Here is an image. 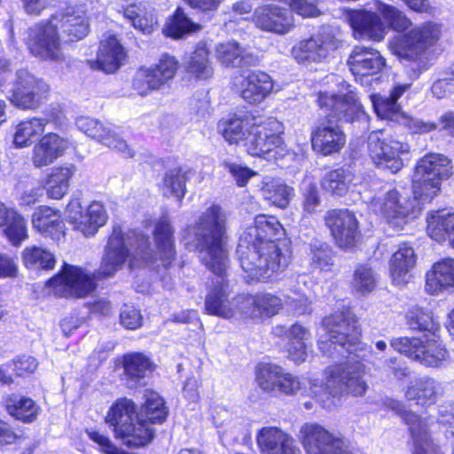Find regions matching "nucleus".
<instances>
[{
	"mask_svg": "<svg viewBox=\"0 0 454 454\" xmlns=\"http://www.w3.org/2000/svg\"><path fill=\"white\" fill-rule=\"evenodd\" d=\"M173 233L169 220L162 217L153 233L157 249L153 254L149 249L148 236L135 231L124 233L120 228H114L97 271L90 274L82 268L65 265L61 273L49 279L47 285L55 295L82 298L96 290V280L112 277L128 259L130 267H136L152 262L158 256L167 266L176 254Z\"/></svg>",
	"mask_w": 454,
	"mask_h": 454,
	"instance_id": "1",
	"label": "nucleus"
},
{
	"mask_svg": "<svg viewBox=\"0 0 454 454\" xmlns=\"http://www.w3.org/2000/svg\"><path fill=\"white\" fill-rule=\"evenodd\" d=\"M285 230L270 215H257L240 235L237 255L246 278L267 281L283 272L290 263L291 251L281 242Z\"/></svg>",
	"mask_w": 454,
	"mask_h": 454,
	"instance_id": "2",
	"label": "nucleus"
},
{
	"mask_svg": "<svg viewBox=\"0 0 454 454\" xmlns=\"http://www.w3.org/2000/svg\"><path fill=\"white\" fill-rule=\"evenodd\" d=\"M194 235L202 262L215 274L223 275L228 266L226 212L217 205L209 207L196 221Z\"/></svg>",
	"mask_w": 454,
	"mask_h": 454,
	"instance_id": "3",
	"label": "nucleus"
},
{
	"mask_svg": "<svg viewBox=\"0 0 454 454\" xmlns=\"http://www.w3.org/2000/svg\"><path fill=\"white\" fill-rule=\"evenodd\" d=\"M364 374V366L360 362L332 366L325 371L323 385L310 381V389L325 409L333 410L346 394L359 396L365 394L368 385L363 379Z\"/></svg>",
	"mask_w": 454,
	"mask_h": 454,
	"instance_id": "4",
	"label": "nucleus"
},
{
	"mask_svg": "<svg viewBox=\"0 0 454 454\" xmlns=\"http://www.w3.org/2000/svg\"><path fill=\"white\" fill-rule=\"evenodd\" d=\"M442 35V26L434 21H426L411 28L403 35L393 36L388 42L390 51L399 57L414 62L419 74L433 65V48Z\"/></svg>",
	"mask_w": 454,
	"mask_h": 454,
	"instance_id": "5",
	"label": "nucleus"
},
{
	"mask_svg": "<svg viewBox=\"0 0 454 454\" xmlns=\"http://www.w3.org/2000/svg\"><path fill=\"white\" fill-rule=\"evenodd\" d=\"M450 161L443 154L428 153L416 165L412 189L421 203L430 202L440 191L442 182L450 176Z\"/></svg>",
	"mask_w": 454,
	"mask_h": 454,
	"instance_id": "6",
	"label": "nucleus"
},
{
	"mask_svg": "<svg viewBox=\"0 0 454 454\" xmlns=\"http://www.w3.org/2000/svg\"><path fill=\"white\" fill-rule=\"evenodd\" d=\"M352 314H329L323 319V327L330 342L320 340L319 348L332 356L336 350L341 356L352 354L357 350L360 343L361 331Z\"/></svg>",
	"mask_w": 454,
	"mask_h": 454,
	"instance_id": "7",
	"label": "nucleus"
},
{
	"mask_svg": "<svg viewBox=\"0 0 454 454\" xmlns=\"http://www.w3.org/2000/svg\"><path fill=\"white\" fill-rule=\"evenodd\" d=\"M247 137V152L252 156L278 159L284 155L285 146L281 135L284 132L282 122L275 118L255 123Z\"/></svg>",
	"mask_w": 454,
	"mask_h": 454,
	"instance_id": "8",
	"label": "nucleus"
},
{
	"mask_svg": "<svg viewBox=\"0 0 454 454\" xmlns=\"http://www.w3.org/2000/svg\"><path fill=\"white\" fill-rule=\"evenodd\" d=\"M24 41L28 51L41 60L64 59L60 33L51 17L28 27Z\"/></svg>",
	"mask_w": 454,
	"mask_h": 454,
	"instance_id": "9",
	"label": "nucleus"
},
{
	"mask_svg": "<svg viewBox=\"0 0 454 454\" xmlns=\"http://www.w3.org/2000/svg\"><path fill=\"white\" fill-rule=\"evenodd\" d=\"M178 67L175 57L163 54L157 63L137 70L132 82L133 90L143 97L165 90L176 77Z\"/></svg>",
	"mask_w": 454,
	"mask_h": 454,
	"instance_id": "10",
	"label": "nucleus"
},
{
	"mask_svg": "<svg viewBox=\"0 0 454 454\" xmlns=\"http://www.w3.org/2000/svg\"><path fill=\"white\" fill-rule=\"evenodd\" d=\"M420 202L419 197L410 198L392 190L383 198H374L371 201L370 208L375 214L382 215L393 226L402 227L410 218L416 217L421 209Z\"/></svg>",
	"mask_w": 454,
	"mask_h": 454,
	"instance_id": "11",
	"label": "nucleus"
},
{
	"mask_svg": "<svg viewBox=\"0 0 454 454\" xmlns=\"http://www.w3.org/2000/svg\"><path fill=\"white\" fill-rule=\"evenodd\" d=\"M65 218L74 230L90 237L106 223L107 215L100 202L93 201L83 207L81 196L74 194L67 205Z\"/></svg>",
	"mask_w": 454,
	"mask_h": 454,
	"instance_id": "12",
	"label": "nucleus"
},
{
	"mask_svg": "<svg viewBox=\"0 0 454 454\" xmlns=\"http://www.w3.org/2000/svg\"><path fill=\"white\" fill-rule=\"evenodd\" d=\"M409 151L408 144L385 136L381 130L372 131L368 137V152L371 159L375 165L387 168L392 173H396L403 168L402 155Z\"/></svg>",
	"mask_w": 454,
	"mask_h": 454,
	"instance_id": "13",
	"label": "nucleus"
},
{
	"mask_svg": "<svg viewBox=\"0 0 454 454\" xmlns=\"http://www.w3.org/2000/svg\"><path fill=\"white\" fill-rule=\"evenodd\" d=\"M48 90L49 86L45 82L26 69H20L16 72L15 81L7 98L18 108L35 109L46 97Z\"/></svg>",
	"mask_w": 454,
	"mask_h": 454,
	"instance_id": "14",
	"label": "nucleus"
},
{
	"mask_svg": "<svg viewBox=\"0 0 454 454\" xmlns=\"http://www.w3.org/2000/svg\"><path fill=\"white\" fill-rule=\"evenodd\" d=\"M300 440L308 454H353L344 441L317 423H306Z\"/></svg>",
	"mask_w": 454,
	"mask_h": 454,
	"instance_id": "15",
	"label": "nucleus"
},
{
	"mask_svg": "<svg viewBox=\"0 0 454 454\" xmlns=\"http://www.w3.org/2000/svg\"><path fill=\"white\" fill-rule=\"evenodd\" d=\"M51 18L67 41H79L89 34L90 16L84 4H69L52 14Z\"/></svg>",
	"mask_w": 454,
	"mask_h": 454,
	"instance_id": "16",
	"label": "nucleus"
},
{
	"mask_svg": "<svg viewBox=\"0 0 454 454\" xmlns=\"http://www.w3.org/2000/svg\"><path fill=\"white\" fill-rule=\"evenodd\" d=\"M317 103L320 108L329 109L331 115L339 121L353 122L366 118L363 106L353 90L343 95L319 92Z\"/></svg>",
	"mask_w": 454,
	"mask_h": 454,
	"instance_id": "17",
	"label": "nucleus"
},
{
	"mask_svg": "<svg viewBox=\"0 0 454 454\" xmlns=\"http://www.w3.org/2000/svg\"><path fill=\"white\" fill-rule=\"evenodd\" d=\"M325 223L336 245L350 248L359 238V223L355 214L348 209H332L326 212Z\"/></svg>",
	"mask_w": 454,
	"mask_h": 454,
	"instance_id": "18",
	"label": "nucleus"
},
{
	"mask_svg": "<svg viewBox=\"0 0 454 454\" xmlns=\"http://www.w3.org/2000/svg\"><path fill=\"white\" fill-rule=\"evenodd\" d=\"M339 41L330 33L317 34L300 41L292 49L293 57L301 63H321L339 47Z\"/></svg>",
	"mask_w": 454,
	"mask_h": 454,
	"instance_id": "19",
	"label": "nucleus"
},
{
	"mask_svg": "<svg viewBox=\"0 0 454 454\" xmlns=\"http://www.w3.org/2000/svg\"><path fill=\"white\" fill-rule=\"evenodd\" d=\"M75 124L88 137L121 153L125 157L131 158L134 156L133 150L129 148L127 142L120 137L113 127L105 125L99 121L88 116L78 117Z\"/></svg>",
	"mask_w": 454,
	"mask_h": 454,
	"instance_id": "20",
	"label": "nucleus"
},
{
	"mask_svg": "<svg viewBox=\"0 0 454 454\" xmlns=\"http://www.w3.org/2000/svg\"><path fill=\"white\" fill-rule=\"evenodd\" d=\"M254 21L258 28L277 35L287 34L295 26L291 11L277 4L257 8L254 12Z\"/></svg>",
	"mask_w": 454,
	"mask_h": 454,
	"instance_id": "21",
	"label": "nucleus"
},
{
	"mask_svg": "<svg viewBox=\"0 0 454 454\" xmlns=\"http://www.w3.org/2000/svg\"><path fill=\"white\" fill-rule=\"evenodd\" d=\"M346 20L353 29L356 38H368L381 41L387 31L380 18L367 11H349Z\"/></svg>",
	"mask_w": 454,
	"mask_h": 454,
	"instance_id": "22",
	"label": "nucleus"
},
{
	"mask_svg": "<svg viewBox=\"0 0 454 454\" xmlns=\"http://www.w3.org/2000/svg\"><path fill=\"white\" fill-rule=\"evenodd\" d=\"M273 85L272 78L265 72L249 73L240 82V97L250 105H258L272 92Z\"/></svg>",
	"mask_w": 454,
	"mask_h": 454,
	"instance_id": "23",
	"label": "nucleus"
},
{
	"mask_svg": "<svg viewBox=\"0 0 454 454\" xmlns=\"http://www.w3.org/2000/svg\"><path fill=\"white\" fill-rule=\"evenodd\" d=\"M348 65L356 76L378 74L385 66V59L378 51L364 46H356L349 54Z\"/></svg>",
	"mask_w": 454,
	"mask_h": 454,
	"instance_id": "24",
	"label": "nucleus"
},
{
	"mask_svg": "<svg viewBox=\"0 0 454 454\" xmlns=\"http://www.w3.org/2000/svg\"><path fill=\"white\" fill-rule=\"evenodd\" d=\"M346 143L343 131L337 126L322 123L311 132V145L315 151L324 155L339 152Z\"/></svg>",
	"mask_w": 454,
	"mask_h": 454,
	"instance_id": "25",
	"label": "nucleus"
},
{
	"mask_svg": "<svg viewBox=\"0 0 454 454\" xmlns=\"http://www.w3.org/2000/svg\"><path fill=\"white\" fill-rule=\"evenodd\" d=\"M402 418L409 426L414 444L413 454H441L428 434L429 421L411 411H405Z\"/></svg>",
	"mask_w": 454,
	"mask_h": 454,
	"instance_id": "26",
	"label": "nucleus"
},
{
	"mask_svg": "<svg viewBox=\"0 0 454 454\" xmlns=\"http://www.w3.org/2000/svg\"><path fill=\"white\" fill-rule=\"evenodd\" d=\"M124 380L129 388L145 384V380L154 369L153 361L143 353H128L122 357Z\"/></svg>",
	"mask_w": 454,
	"mask_h": 454,
	"instance_id": "27",
	"label": "nucleus"
},
{
	"mask_svg": "<svg viewBox=\"0 0 454 454\" xmlns=\"http://www.w3.org/2000/svg\"><path fill=\"white\" fill-rule=\"evenodd\" d=\"M68 143L55 133L44 135L34 146L32 161L35 167L42 168L51 164L61 157L67 149Z\"/></svg>",
	"mask_w": 454,
	"mask_h": 454,
	"instance_id": "28",
	"label": "nucleus"
},
{
	"mask_svg": "<svg viewBox=\"0 0 454 454\" xmlns=\"http://www.w3.org/2000/svg\"><path fill=\"white\" fill-rule=\"evenodd\" d=\"M125 57L124 48L119 40L114 35H108L100 42L95 64L97 68L110 74L123 64Z\"/></svg>",
	"mask_w": 454,
	"mask_h": 454,
	"instance_id": "29",
	"label": "nucleus"
},
{
	"mask_svg": "<svg viewBox=\"0 0 454 454\" xmlns=\"http://www.w3.org/2000/svg\"><path fill=\"white\" fill-rule=\"evenodd\" d=\"M415 263L414 249L407 243L401 244L390 261V274L393 283L396 286H402L409 282L411 278L410 271L414 268Z\"/></svg>",
	"mask_w": 454,
	"mask_h": 454,
	"instance_id": "30",
	"label": "nucleus"
},
{
	"mask_svg": "<svg viewBox=\"0 0 454 454\" xmlns=\"http://www.w3.org/2000/svg\"><path fill=\"white\" fill-rule=\"evenodd\" d=\"M32 224L40 233L59 239L64 234V223L59 210L47 206H40L32 215Z\"/></svg>",
	"mask_w": 454,
	"mask_h": 454,
	"instance_id": "31",
	"label": "nucleus"
},
{
	"mask_svg": "<svg viewBox=\"0 0 454 454\" xmlns=\"http://www.w3.org/2000/svg\"><path fill=\"white\" fill-rule=\"evenodd\" d=\"M215 57L225 67L255 65L257 59L236 41H228L215 46Z\"/></svg>",
	"mask_w": 454,
	"mask_h": 454,
	"instance_id": "32",
	"label": "nucleus"
},
{
	"mask_svg": "<svg viewBox=\"0 0 454 454\" xmlns=\"http://www.w3.org/2000/svg\"><path fill=\"white\" fill-rule=\"evenodd\" d=\"M450 286H454V260L446 258L434 263L432 270L427 273L426 290L436 294Z\"/></svg>",
	"mask_w": 454,
	"mask_h": 454,
	"instance_id": "33",
	"label": "nucleus"
},
{
	"mask_svg": "<svg viewBox=\"0 0 454 454\" xmlns=\"http://www.w3.org/2000/svg\"><path fill=\"white\" fill-rule=\"evenodd\" d=\"M254 123V116H233L221 121L218 124V129L224 139L230 144H239L240 141H244V145L246 146L247 135L250 133L251 128H253Z\"/></svg>",
	"mask_w": 454,
	"mask_h": 454,
	"instance_id": "34",
	"label": "nucleus"
},
{
	"mask_svg": "<svg viewBox=\"0 0 454 454\" xmlns=\"http://www.w3.org/2000/svg\"><path fill=\"white\" fill-rule=\"evenodd\" d=\"M442 394V385L432 378L425 377L411 382L405 396L408 400H415L418 404L425 406L434 403Z\"/></svg>",
	"mask_w": 454,
	"mask_h": 454,
	"instance_id": "35",
	"label": "nucleus"
},
{
	"mask_svg": "<svg viewBox=\"0 0 454 454\" xmlns=\"http://www.w3.org/2000/svg\"><path fill=\"white\" fill-rule=\"evenodd\" d=\"M240 310L254 309L259 312H278L284 309L282 300L272 294L260 293L254 295L240 294L234 299Z\"/></svg>",
	"mask_w": 454,
	"mask_h": 454,
	"instance_id": "36",
	"label": "nucleus"
},
{
	"mask_svg": "<svg viewBox=\"0 0 454 454\" xmlns=\"http://www.w3.org/2000/svg\"><path fill=\"white\" fill-rule=\"evenodd\" d=\"M75 170L73 165L53 168L44 183L47 196L52 200H61L69 190L70 180Z\"/></svg>",
	"mask_w": 454,
	"mask_h": 454,
	"instance_id": "37",
	"label": "nucleus"
},
{
	"mask_svg": "<svg viewBox=\"0 0 454 454\" xmlns=\"http://www.w3.org/2000/svg\"><path fill=\"white\" fill-rule=\"evenodd\" d=\"M122 433H118L116 437L121 438L128 447L139 448L150 443L153 439V429L150 424L138 416L129 423Z\"/></svg>",
	"mask_w": 454,
	"mask_h": 454,
	"instance_id": "38",
	"label": "nucleus"
},
{
	"mask_svg": "<svg viewBox=\"0 0 454 454\" xmlns=\"http://www.w3.org/2000/svg\"><path fill=\"white\" fill-rule=\"evenodd\" d=\"M184 65L187 73L197 79H208L214 74L209 50L204 43H199L192 52L185 56Z\"/></svg>",
	"mask_w": 454,
	"mask_h": 454,
	"instance_id": "39",
	"label": "nucleus"
},
{
	"mask_svg": "<svg viewBox=\"0 0 454 454\" xmlns=\"http://www.w3.org/2000/svg\"><path fill=\"white\" fill-rule=\"evenodd\" d=\"M261 193L269 203L286 208L294 195V188L279 179L265 177L262 182Z\"/></svg>",
	"mask_w": 454,
	"mask_h": 454,
	"instance_id": "40",
	"label": "nucleus"
},
{
	"mask_svg": "<svg viewBox=\"0 0 454 454\" xmlns=\"http://www.w3.org/2000/svg\"><path fill=\"white\" fill-rule=\"evenodd\" d=\"M427 234L438 242L448 238L454 247V214L445 211L431 214L427 219Z\"/></svg>",
	"mask_w": 454,
	"mask_h": 454,
	"instance_id": "41",
	"label": "nucleus"
},
{
	"mask_svg": "<svg viewBox=\"0 0 454 454\" xmlns=\"http://www.w3.org/2000/svg\"><path fill=\"white\" fill-rule=\"evenodd\" d=\"M49 120L46 118H31L20 121L15 128L13 145L18 148L30 146L45 130Z\"/></svg>",
	"mask_w": 454,
	"mask_h": 454,
	"instance_id": "42",
	"label": "nucleus"
},
{
	"mask_svg": "<svg viewBox=\"0 0 454 454\" xmlns=\"http://www.w3.org/2000/svg\"><path fill=\"white\" fill-rule=\"evenodd\" d=\"M356 181L357 177L351 169L340 168L327 172L322 178L321 185L329 193L343 196Z\"/></svg>",
	"mask_w": 454,
	"mask_h": 454,
	"instance_id": "43",
	"label": "nucleus"
},
{
	"mask_svg": "<svg viewBox=\"0 0 454 454\" xmlns=\"http://www.w3.org/2000/svg\"><path fill=\"white\" fill-rule=\"evenodd\" d=\"M138 415L133 401L122 398L119 399L109 410L106 417V422L114 427L115 434L127 430L125 427L133 421Z\"/></svg>",
	"mask_w": 454,
	"mask_h": 454,
	"instance_id": "44",
	"label": "nucleus"
},
{
	"mask_svg": "<svg viewBox=\"0 0 454 454\" xmlns=\"http://www.w3.org/2000/svg\"><path fill=\"white\" fill-rule=\"evenodd\" d=\"M449 359V352L442 343L434 339L421 341L416 360L427 367H442Z\"/></svg>",
	"mask_w": 454,
	"mask_h": 454,
	"instance_id": "45",
	"label": "nucleus"
},
{
	"mask_svg": "<svg viewBox=\"0 0 454 454\" xmlns=\"http://www.w3.org/2000/svg\"><path fill=\"white\" fill-rule=\"evenodd\" d=\"M8 413L16 419L30 423L36 419L40 408L28 397L12 395L5 400Z\"/></svg>",
	"mask_w": 454,
	"mask_h": 454,
	"instance_id": "46",
	"label": "nucleus"
},
{
	"mask_svg": "<svg viewBox=\"0 0 454 454\" xmlns=\"http://www.w3.org/2000/svg\"><path fill=\"white\" fill-rule=\"evenodd\" d=\"M201 28V25L189 19L182 8H177L173 16L166 22L163 33L168 37L180 39L200 31Z\"/></svg>",
	"mask_w": 454,
	"mask_h": 454,
	"instance_id": "47",
	"label": "nucleus"
},
{
	"mask_svg": "<svg viewBox=\"0 0 454 454\" xmlns=\"http://www.w3.org/2000/svg\"><path fill=\"white\" fill-rule=\"evenodd\" d=\"M124 16L132 26L143 33H152L157 25V19L153 10L147 4H130L124 12Z\"/></svg>",
	"mask_w": 454,
	"mask_h": 454,
	"instance_id": "48",
	"label": "nucleus"
},
{
	"mask_svg": "<svg viewBox=\"0 0 454 454\" xmlns=\"http://www.w3.org/2000/svg\"><path fill=\"white\" fill-rule=\"evenodd\" d=\"M376 11L387 23L388 27L396 32H403L412 26V21L397 8L377 1Z\"/></svg>",
	"mask_w": 454,
	"mask_h": 454,
	"instance_id": "49",
	"label": "nucleus"
},
{
	"mask_svg": "<svg viewBox=\"0 0 454 454\" xmlns=\"http://www.w3.org/2000/svg\"><path fill=\"white\" fill-rule=\"evenodd\" d=\"M188 172L181 168H174L165 173L163 178V192L165 194L175 196L181 200L186 192Z\"/></svg>",
	"mask_w": 454,
	"mask_h": 454,
	"instance_id": "50",
	"label": "nucleus"
},
{
	"mask_svg": "<svg viewBox=\"0 0 454 454\" xmlns=\"http://www.w3.org/2000/svg\"><path fill=\"white\" fill-rule=\"evenodd\" d=\"M4 224V233L12 245L19 246L27 238L26 221L14 208L10 209Z\"/></svg>",
	"mask_w": 454,
	"mask_h": 454,
	"instance_id": "51",
	"label": "nucleus"
},
{
	"mask_svg": "<svg viewBox=\"0 0 454 454\" xmlns=\"http://www.w3.org/2000/svg\"><path fill=\"white\" fill-rule=\"evenodd\" d=\"M283 368L274 364H262L256 369L258 386L265 392H275L281 377Z\"/></svg>",
	"mask_w": 454,
	"mask_h": 454,
	"instance_id": "52",
	"label": "nucleus"
},
{
	"mask_svg": "<svg viewBox=\"0 0 454 454\" xmlns=\"http://www.w3.org/2000/svg\"><path fill=\"white\" fill-rule=\"evenodd\" d=\"M167 415L164 400L155 392L146 393L141 416H145L151 423H162Z\"/></svg>",
	"mask_w": 454,
	"mask_h": 454,
	"instance_id": "53",
	"label": "nucleus"
},
{
	"mask_svg": "<svg viewBox=\"0 0 454 454\" xmlns=\"http://www.w3.org/2000/svg\"><path fill=\"white\" fill-rule=\"evenodd\" d=\"M24 263L30 268L52 269L55 265L54 255L41 247H27L23 252Z\"/></svg>",
	"mask_w": 454,
	"mask_h": 454,
	"instance_id": "54",
	"label": "nucleus"
},
{
	"mask_svg": "<svg viewBox=\"0 0 454 454\" xmlns=\"http://www.w3.org/2000/svg\"><path fill=\"white\" fill-rule=\"evenodd\" d=\"M287 434L279 427H264L256 434L257 445L262 454L269 453Z\"/></svg>",
	"mask_w": 454,
	"mask_h": 454,
	"instance_id": "55",
	"label": "nucleus"
},
{
	"mask_svg": "<svg viewBox=\"0 0 454 454\" xmlns=\"http://www.w3.org/2000/svg\"><path fill=\"white\" fill-rule=\"evenodd\" d=\"M372 106L377 115L382 119L399 121L405 115L401 113V106L395 99L389 97H379L372 98Z\"/></svg>",
	"mask_w": 454,
	"mask_h": 454,
	"instance_id": "56",
	"label": "nucleus"
},
{
	"mask_svg": "<svg viewBox=\"0 0 454 454\" xmlns=\"http://www.w3.org/2000/svg\"><path fill=\"white\" fill-rule=\"evenodd\" d=\"M301 191L303 197V211L309 215L317 212L321 200L316 183L310 177H305L301 184Z\"/></svg>",
	"mask_w": 454,
	"mask_h": 454,
	"instance_id": "57",
	"label": "nucleus"
},
{
	"mask_svg": "<svg viewBox=\"0 0 454 454\" xmlns=\"http://www.w3.org/2000/svg\"><path fill=\"white\" fill-rule=\"evenodd\" d=\"M273 335L277 337H286V343L303 342L310 339L309 331L300 324H294L289 327L285 325H276L272 328Z\"/></svg>",
	"mask_w": 454,
	"mask_h": 454,
	"instance_id": "58",
	"label": "nucleus"
},
{
	"mask_svg": "<svg viewBox=\"0 0 454 454\" xmlns=\"http://www.w3.org/2000/svg\"><path fill=\"white\" fill-rule=\"evenodd\" d=\"M310 261L314 268L328 270L333 264V252L325 243L317 241L311 245Z\"/></svg>",
	"mask_w": 454,
	"mask_h": 454,
	"instance_id": "59",
	"label": "nucleus"
},
{
	"mask_svg": "<svg viewBox=\"0 0 454 454\" xmlns=\"http://www.w3.org/2000/svg\"><path fill=\"white\" fill-rule=\"evenodd\" d=\"M377 283L372 270L366 265H360L354 273L353 286L360 293L372 292Z\"/></svg>",
	"mask_w": 454,
	"mask_h": 454,
	"instance_id": "60",
	"label": "nucleus"
},
{
	"mask_svg": "<svg viewBox=\"0 0 454 454\" xmlns=\"http://www.w3.org/2000/svg\"><path fill=\"white\" fill-rule=\"evenodd\" d=\"M409 327L414 331H424L434 333L438 330V324L431 314H411L407 319Z\"/></svg>",
	"mask_w": 454,
	"mask_h": 454,
	"instance_id": "61",
	"label": "nucleus"
},
{
	"mask_svg": "<svg viewBox=\"0 0 454 454\" xmlns=\"http://www.w3.org/2000/svg\"><path fill=\"white\" fill-rule=\"evenodd\" d=\"M419 339L401 337L393 339L391 340V346L396 351L404 354L408 357L416 360V355L419 354V349L421 344Z\"/></svg>",
	"mask_w": 454,
	"mask_h": 454,
	"instance_id": "62",
	"label": "nucleus"
},
{
	"mask_svg": "<svg viewBox=\"0 0 454 454\" xmlns=\"http://www.w3.org/2000/svg\"><path fill=\"white\" fill-rule=\"evenodd\" d=\"M291 12H294L303 18H314L321 14L316 0H288Z\"/></svg>",
	"mask_w": 454,
	"mask_h": 454,
	"instance_id": "63",
	"label": "nucleus"
},
{
	"mask_svg": "<svg viewBox=\"0 0 454 454\" xmlns=\"http://www.w3.org/2000/svg\"><path fill=\"white\" fill-rule=\"evenodd\" d=\"M448 74L446 77L436 80L431 87L433 96L439 99L454 94V70Z\"/></svg>",
	"mask_w": 454,
	"mask_h": 454,
	"instance_id": "64",
	"label": "nucleus"
}]
</instances>
